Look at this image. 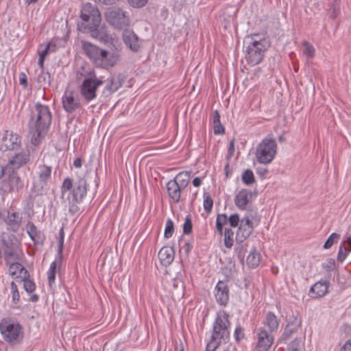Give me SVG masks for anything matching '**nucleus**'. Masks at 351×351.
I'll use <instances>...</instances> for the list:
<instances>
[{"mask_svg": "<svg viewBox=\"0 0 351 351\" xmlns=\"http://www.w3.org/2000/svg\"><path fill=\"white\" fill-rule=\"evenodd\" d=\"M81 77H84L80 86L81 95L86 101H91L96 97V91L104 82L96 76L93 69L85 66H82L77 73V80H80Z\"/></svg>", "mask_w": 351, "mask_h": 351, "instance_id": "423d86ee", "label": "nucleus"}, {"mask_svg": "<svg viewBox=\"0 0 351 351\" xmlns=\"http://www.w3.org/2000/svg\"><path fill=\"white\" fill-rule=\"evenodd\" d=\"M173 292L176 295H182L184 294V285L183 281L178 277L175 278L173 280Z\"/></svg>", "mask_w": 351, "mask_h": 351, "instance_id": "f704fd0d", "label": "nucleus"}, {"mask_svg": "<svg viewBox=\"0 0 351 351\" xmlns=\"http://www.w3.org/2000/svg\"><path fill=\"white\" fill-rule=\"evenodd\" d=\"M213 119L214 133L215 134L224 133V128L220 122V114L217 110L213 112Z\"/></svg>", "mask_w": 351, "mask_h": 351, "instance_id": "72a5a7b5", "label": "nucleus"}, {"mask_svg": "<svg viewBox=\"0 0 351 351\" xmlns=\"http://www.w3.org/2000/svg\"><path fill=\"white\" fill-rule=\"evenodd\" d=\"M174 231V225L171 219H168L166 221V226L165 230V237L169 239L172 237Z\"/></svg>", "mask_w": 351, "mask_h": 351, "instance_id": "ea45409f", "label": "nucleus"}, {"mask_svg": "<svg viewBox=\"0 0 351 351\" xmlns=\"http://www.w3.org/2000/svg\"><path fill=\"white\" fill-rule=\"evenodd\" d=\"M51 113L47 105L37 102L32 108L29 126L31 132H33L34 141H36V137H41L47 132L51 123Z\"/></svg>", "mask_w": 351, "mask_h": 351, "instance_id": "7ed1b4c3", "label": "nucleus"}, {"mask_svg": "<svg viewBox=\"0 0 351 351\" xmlns=\"http://www.w3.org/2000/svg\"><path fill=\"white\" fill-rule=\"evenodd\" d=\"M87 181L85 178H78L73 181L71 178H66L64 180L61 186L62 198L66 192H69L67 200L69 211L75 215L80 210L78 204H80L87 193Z\"/></svg>", "mask_w": 351, "mask_h": 351, "instance_id": "f03ea898", "label": "nucleus"}, {"mask_svg": "<svg viewBox=\"0 0 351 351\" xmlns=\"http://www.w3.org/2000/svg\"><path fill=\"white\" fill-rule=\"evenodd\" d=\"M51 168L47 165L39 167L38 179L35 181L32 189V193L36 195H41L46 191L45 186L51 178Z\"/></svg>", "mask_w": 351, "mask_h": 351, "instance_id": "f8f14e48", "label": "nucleus"}, {"mask_svg": "<svg viewBox=\"0 0 351 351\" xmlns=\"http://www.w3.org/2000/svg\"><path fill=\"white\" fill-rule=\"evenodd\" d=\"M122 38L124 43L134 52L138 51L140 47L139 40L137 35L129 29H125L122 34Z\"/></svg>", "mask_w": 351, "mask_h": 351, "instance_id": "412c9836", "label": "nucleus"}, {"mask_svg": "<svg viewBox=\"0 0 351 351\" xmlns=\"http://www.w3.org/2000/svg\"><path fill=\"white\" fill-rule=\"evenodd\" d=\"M204 208L206 213H209L211 212L213 205V199L210 195L206 193H204Z\"/></svg>", "mask_w": 351, "mask_h": 351, "instance_id": "a19ab883", "label": "nucleus"}, {"mask_svg": "<svg viewBox=\"0 0 351 351\" xmlns=\"http://www.w3.org/2000/svg\"><path fill=\"white\" fill-rule=\"evenodd\" d=\"M3 177L2 184L8 192H19L24 183L18 175L16 171L11 170L10 167H2L0 171V179Z\"/></svg>", "mask_w": 351, "mask_h": 351, "instance_id": "1a4fd4ad", "label": "nucleus"}, {"mask_svg": "<svg viewBox=\"0 0 351 351\" xmlns=\"http://www.w3.org/2000/svg\"><path fill=\"white\" fill-rule=\"evenodd\" d=\"M236 348L233 347L231 344L227 346L226 348L223 349V351H235Z\"/></svg>", "mask_w": 351, "mask_h": 351, "instance_id": "774afa93", "label": "nucleus"}, {"mask_svg": "<svg viewBox=\"0 0 351 351\" xmlns=\"http://www.w3.org/2000/svg\"><path fill=\"white\" fill-rule=\"evenodd\" d=\"M158 258L162 265H169L174 259L173 249L169 246L162 247L158 252Z\"/></svg>", "mask_w": 351, "mask_h": 351, "instance_id": "b1692460", "label": "nucleus"}, {"mask_svg": "<svg viewBox=\"0 0 351 351\" xmlns=\"http://www.w3.org/2000/svg\"><path fill=\"white\" fill-rule=\"evenodd\" d=\"M234 232L230 228H225L224 245L227 248H231L234 242Z\"/></svg>", "mask_w": 351, "mask_h": 351, "instance_id": "e433bc0d", "label": "nucleus"}, {"mask_svg": "<svg viewBox=\"0 0 351 351\" xmlns=\"http://www.w3.org/2000/svg\"><path fill=\"white\" fill-rule=\"evenodd\" d=\"M27 232L30 238L35 242L38 243L40 237L37 232V228L36 226L32 223L28 222L27 224Z\"/></svg>", "mask_w": 351, "mask_h": 351, "instance_id": "c9c22d12", "label": "nucleus"}, {"mask_svg": "<svg viewBox=\"0 0 351 351\" xmlns=\"http://www.w3.org/2000/svg\"><path fill=\"white\" fill-rule=\"evenodd\" d=\"M340 351H351V339L343 344L341 348Z\"/></svg>", "mask_w": 351, "mask_h": 351, "instance_id": "bf43d9fd", "label": "nucleus"}, {"mask_svg": "<svg viewBox=\"0 0 351 351\" xmlns=\"http://www.w3.org/2000/svg\"><path fill=\"white\" fill-rule=\"evenodd\" d=\"M215 298L220 305L226 306L229 300V287L224 281H219L215 287Z\"/></svg>", "mask_w": 351, "mask_h": 351, "instance_id": "aec40b11", "label": "nucleus"}, {"mask_svg": "<svg viewBox=\"0 0 351 351\" xmlns=\"http://www.w3.org/2000/svg\"><path fill=\"white\" fill-rule=\"evenodd\" d=\"M82 44L85 54L96 66L103 69L112 67L119 60L116 53L101 49L90 42L82 41Z\"/></svg>", "mask_w": 351, "mask_h": 351, "instance_id": "20e7f679", "label": "nucleus"}, {"mask_svg": "<svg viewBox=\"0 0 351 351\" xmlns=\"http://www.w3.org/2000/svg\"><path fill=\"white\" fill-rule=\"evenodd\" d=\"M23 281V287L24 289L27 293H32L35 289V284L34 282L29 279V277H27L25 278H22Z\"/></svg>", "mask_w": 351, "mask_h": 351, "instance_id": "37998d69", "label": "nucleus"}, {"mask_svg": "<svg viewBox=\"0 0 351 351\" xmlns=\"http://www.w3.org/2000/svg\"><path fill=\"white\" fill-rule=\"evenodd\" d=\"M258 341L256 348L258 351H267L271 346L274 341L272 332H270L263 327L257 330Z\"/></svg>", "mask_w": 351, "mask_h": 351, "instance_id": "2eb2a0df", "label": "nucleus"}, {"mask_svg": "<svg viewBox=\"0 0 351 351\" xmlns=\"http://www.w3.org/2000/svg\"><path fill=\"white\" fill-rule=\"evenodd\" d=\"M251 192L247 189H242L234 197L235 205L241 210H245L248 204V195Z\"/></svg>", "mask_w": 351, "mask_h": 351, "instance_id": "393cba45", "label": "nucleus"}, {"mask_svg": "<svg viewBox=\"0 0 351 351\" xmlns=\"http://www.w3.org/2000/svg\"><path fill=\"white\" fill-rule=\"evenodd\" d=\"M301 347V341L298 339H295L288 346L289 351H299Z\"/></svg>", "mask_w": 351, "mask_h": 351, "instance_id": "de8ad7c7", "label": "nucleus"}, {"mask_svg": "<svg viewBox=\"0 0 351 351\" xmlns=\"http://www.w3.org/2000/svg\"><path fill=\"white\" fill-rule=\"evenodd\" d=\"M99 3L104 5H113L119 0H97Z\"/></svg>", "mask_w": 351, "mask_h": 351, "instance_id": "680f3d73", "label": "nucleus"}, {"mask_svg": "<svg viewBox=\"0 0 351 351\" xmlns=\"http://www.w3.org/2000/svg\"><path fill=\"white\" fill-rule=\"evenodd\" d=\"M125 77L122 74L112 76L110 80V84L106 85V88L111 92H115L122 86Z\"/></svg>", "mask_w": 351, "mask_h": 351, "instance_id": "cd10ccee", "label": "nucleus"}, {"mask_svg": "<svg viewBox=\"0 0 351 351\" xmlns=\"http://www.w3.org/2000/svg\"><path fill=\"white\" fill-rule=\"evenodd\" d=\"M301 323L302 321L300 317H298V316L293 315L291 317H290L289 322L287 324L297 328H300Z\"/></svg>", "mask_w": 351, "mask_h": 351, "instance_id": "6e6d98bb", "label": "nucleus"}, {"mask_svg": "<svg viewBox=\"0 0 351 351\" xmlns=\"http://www.w3.org/2000/svg\"><path fill=\"white\" fill-rule=\"evenodd\" d=\"M229 315L225 311L217 314L213 324V332L210 341L207 343L206 351H215L221 343V340L229 338L230 322Z\"/></svg>", "mask_w": 351, "mask_h": 351, "instance_id": "39448f33", "label": "nucleus"}, {"mask_svg": "<svg viewBox=\"0 0 351 351\" xmlns=\"http://www.w3.org/2000/svg\"><path fill=\"white\" fill-rule=\"evenodd\" d=\"M335 266V261L333 258H328L324 263L323 267L327 270H332Z\"/></svg>", "mask_w": 351, "mask_h": 351, "instance_id": "4d7b16f0", "label": "nucleus"}, {"mask_svg": "<svg viewBox=\"0 0 351 351\" xmlns=\"http://www.w3.org/2000/svg\"><path fill=\"white\" fill-rule=\"evenodd\" d=\"M73 165L76 168H80L82 165V162L81 158H75L73 162Z\"/></svg>", "mask_w": 351, "mask_h": 351, "instance_id": "0e129e2a", "label": "nucleus"}, {"mask_svg": "<svg viewBox=\"0 0 351 351\" xmlns=\"http://www.w3.org/2000/svg\"><path fill=\"white\" fill-rule=\"evenodd\" d=\"M244 336L243 328L240 325L237 326L234 332L235 340L240 341V340L244 338Z\"/></svg>", "mask_w": 351, "mask_h": 351, "instance_id": "09e8293b", "label": "nucleus"}, {"mask_svg": "<svg viewBox=\"0 0 351 351\" xmlns=\"http://www.w3.org/2000/svg\"><path fill=\"white\" fill-rule=\"evenodd\" d=\"M241 180L246 185H250L255 182L254 173L252 170L246 169L242 174Z\"/></svg>", "mask_w": 351, "mask_h": 351, "instance_id": "4c0bfd02", "label": "nucleus"}, {"mask_svg": "<svg viewBox=\"0 0 351 351\" xmlns=\"http://www.w3.org/2000/svg\"><path fill=\"white\" fill-rule=\"evenodd\" d=\"M22 216L19 213L10 211L8 213L7 218L5 219V222L8 226V229L16 232L21 223Z\"/></svg>", "mask_w": 351, "mask_h": 351, "instance_id": "4be33fe9", "label": "nucleus"}, {"mask_svg": "<svg viewBox=\"0 0 351 351\" xmlns=\"http://www.w3.org/2000/svg\"><path fill=\"white\" fill-rule=\"evenodd\" d=\"M266 324L267 325L270 332L278 329L279 323L277 317L271 312H269L266 315Z\"/></svg>", "mask_w": 351, "mask_h": 351, "instance_id": "473e14b6", "label": "nucleus"}, {"mask_svg": "<svg viewBox=\"0 0 351 351\" xmlns=\"http://www.w3.org/2000/svg\"><path fill=\"white\" fill-rule=\"evenodd\" d=\"M1 243L4 246V249L12 248L16 245H18L16 242H14L16 237L14 234H10L6 232H3L0 235Z\"/></svg>", "mask_w": 351, "mask_h": 351, "instance_id": "c756f323", "label": "nucleus"}, {"mask_svg": "<svg viewBox=\"0 0 351 351\" xmlns=\"http://www.w3.org/2000/svg\"><path fill=\"white\" fill-rule=\"evenodd\" d=\"M299 328H297V327L292 326L291 325L287 324L285 328V331L282 335V338L284 340L288 339L289 338H290L291 335L293 333H295Z\"/></svg>", "mask_w": 351, "mask_h": 351, "instance_id": "79ce46f5", "label": "nucleus"}, {"mask_svg": "<svg viewBox=\"0 0 351 351\" xmlns=\"http://www.w3.org/2000/svg\"><path fill=\"white\" fill-rule=\"evenodd\" d=\"M304 49L303 53L309 58H313L315 55V49L307 42H304Z\"/></svg>", "mask_w": 351, "mask_h": 351, "instance_id": "a18cd8bd", "label": "nucleus"}, {"mask_svg": "<svg viewBox=\"0 0 351 351\" xmlns=\"http://www.w3.org/2000/svg\"><path fill=\"white\" fill-rule=\"evenodd\" d=\"M19 82L24 87H27V76L24 73H20Z\"/></svg>", "mask_w": 351, "mask_h": 351, "instance_id": "13d9d810", "label": "nucleus"}, {"mask_svg": "<svg viewBox=\"0 0 351 351\" xmlns=\"http://www.w3.org/2000/svg\"><path fill=\"white\" fill-rule=\"evenodd\" d=\"M10 263V271L12 275L16 274L18 272H19L21 278H25L27 277H29L27 270L22 265L17 263L16 261H12Z\"/></svg>", "mask_w": 351, "mask_h": 351, "instance_id": "c85d7f7f", "label": "nucleus"}, {"mask_svg": "<svg viewBox=\"0 0 351 351\" xmlns=\"http://www.w3.org/2000/svg\"><path fill=\"white\" fill-rule=\"evenodd\" d=\"M238 246L235 247V253L238 257V258L240 260L241 263L243 264L244 259H245V255L246 252L245 245H243L242 243H237Z\"/></svg>", "mask_w": 351, "mask_h": 351, "instance_id": "58836bf2", "label": "nucleus"}, {"mask_svg": "<svg viewBox=\"0 0 351 351\" xmlns=\"http://www.w3.org/2000/svg\"><path fill=\"white\" fill-rule=\"evenodd\" d=\"M192 221L190 216H187L185 219V221L183 225V233L185 234H189L191 232L192 230Z\"/></svg>", "mask_w": 351, "mask_h": 351, "instance_id": "49530a36", "label": "nucleus"}, {"mask_svg": "<svg viewBox=\"0 0 351 351\" xmlns=\"http://www.w3.org/2000/svg\"><path fill=\"white\" fill-rule=\"evenodd\" d=\"M20 145V136L13 132L7 130L5 132L2 136L0 149L3 152L8 150H14L19 148Z\"/></svg>", "mask_w": 351, "mask_h": 351, "instance_id": "ddd939ff", "label": "nucleus"}, {"mask_svg": "<svg viewBox=\"0 0 351 351\" xmlns=\"http://www.w3.org/2000/svg\"><path fill=\"white\" fill-rule=\"evenodd\" d=\"M81 22L77 23L80 32L89 34L98 40L106 43L110 39L107 27L101 25V15L97 5L91 3H84L81 9Z\"/></svg>", "mask_w": 351, "mask_h": 351, "instance_id": "f257e3e1", "label": "nucleus"}, {"mask_svg": "<svg viewBox=\"0 0 351 351\" xmlns=\"http://www.w3.org/2000/svg\"><path fill=\"white\" fill-rule=\"evenodd\" d=\"M128 1L133 8H140L145 6L148 0H128Z\"/></svg>", "mask_w": 351, "mask_h": 351, "instance_id": "3c124183", "label": "nucleus"}, {"mask_svg": "<svg viewBox=\"0 0 351 351\" xmlns=\"http://www.w3.org/2000/svg\"><path fill=\"white\" fill-rule=\"evenodd\" d=\"M270 45V40L267 37H263L259 41H250L245 54V58L248 64L254 66L260 63Z\"/></svg>", "mask_w": 351, "mask_h": 351, "instance_id": "0eeeda50", "label": "nucleus"}, {"mask_svg": "<svg viewBox=\"0 0 351 351\" xmlns=\"http://www.w3.org/2000/svg\"><path fill=\"white\" fill-rule=\"evenodd\" d=\"M240 219L238 214H232L228 217V221L232 227H237L239 223Z\"/></svg>", "mask_w": 351, "mask_h": 351, "instance_id": "864d4df0", "label": "nucleus"}, {"mask_svg": "<svg viewBox=\"0 0 351 351\" xmlns=\"http://www.w3.org/2000/svg\"><path fill=\"white\" fill-rule=\"evenodd\" d=\"M20 295L19 292H12V302L16 304L19 301Z\"/></svg>", "mask_w": 351, "mask_h": 351, "instance_id": "052dcab7", "label": "nucleus"}, {"mask_svg": "<svg viewBox=\"0 0 351 351\" xmlns=\"http://www.w3.org/2000/svg\"><path fill=\"white\" fill-rule=\"evenodd\" d=\"M234 152V140H232L230 143L229 147H228V152H229L230 156H232L233 155Z\"/></svg>", "mask_w": 351, "mask_h": 351, "instance_id": "e2e57ef3", "label": "nucleus"}, {"mask_svg": "<svg viewBox=\"0 0 351 351\" xmlns=\"http://www.w3.org/2000/svg\"><path fill=\"white\" fill-rule=\"evenodd\" d=\"M330 282L328 281H319L311 288L310 295L312 298H321L326 295L328 291Z\"/></svg>", "mask_w": 351, "mask_h": 351, "instance_id": "5701e85b", "label": "nucleus"}, {"mask_svg": "<svg viewBox=\"0 0 351 351\" xmlns=\"http://www.w3.org/2000/svg\"><path fill=\"white\" fill-rule=\"evenodd\" d=\"M190 177V171H182L178 173L172 180L176 181L179 185L186 189L189 184Z\"/></svg>", "mask_w": 351, "mask_h": 351, "instance_id": "7c9ffc66", "label": "nucleus"}, {"mask_svg": "<svg viewBox=\"0 0 351 351\" xmlns=\"http://www.w3.org/2000/svg\"><path fill=\"white\" fill-rule=\"evenodd\" d=\"M263 37H261L258 34H254L252 35L250 37H247V39H250V41H254L257 40L259 41L260 40H262Z\"/></svg>", "mask_w": 351, "mask_h": 351, "instance_id": "69168bd1", "label": "nucleus"}, {"mask_svg": "<svg viewBox=\"0 0 351 351\" xmlns=\"http://www.w3.org/2000/svg\"><path fill=\"white\" fill-rule=\"evenodd\" d=\"M228 221V217L226 214H219L217 217L216 224L218 226H224Z\"/></svg>", "mask_w": 351, "mask_h": 351, "instance_id": "5fc2aeb1", "label": "nucleus"}, {"mask_svg": "<svg viewBox=\"0 0 351 351\" xmlns=\"http://www.w3.org/2000/svg\"><path fill=\"white\" fill-rule=\"evenodd\" d=\"M340 238V234L337 233H332L330 235V237L327 239L326 241L324 248V249H329L332 247L335 241H337Z\"/></svg>", "mask_w": 351, "mask_h": 351, "instance_id": "c03bdc74", "label": "nucleus"}, {"mask_svg": "<svg viewBox=\"0 0 351 351\" xmlns=\"http://www.w3.org/2000/svg\"><path fill=\"white\" fill-rule=\"evenodd\" d=\"M4 256L8 263L20 260L21 250L19 246L16 245L12 248L4 249Z\"/></svg>", "mask_w": 351, "mask_h": 351, "instance_id": "bb28decb", "label": "nucleus"}, {"mask_svg": "<svg viewBox=\"0 0 351 351\" xmlns=\"http://www.w3.org/2000/svg\"><path fill=\"white\" fill-rule=\"evenodd\" d=\"M247 264L252 268H255L258 266L260 263V254L256 252L254 247L250 252L246 259Z\"/></svg>", "mask_w": 351, "mask_h": 351, "instance_id": "2f4dec72", "label": "nucleus"}, {"mask_svg": "<svg viewBox=\"0 0 351 351\" xmlns=\"http://www.w3.org/2000/svg\"><path fill=\"white\" fill-rule=\"evenodd\" d=\"M62 106L66 112L73 113L80 107V102L77 94L66 90L62 97Z\"/></svg>", "mask_w": 351, "mask_h": 351, "instance_id": "dca6fc26", "label": "nucleus"}, {"mask_svg": "<svg viewBox=\"0 0 351 351\" xmlns=\"http://www.w3.org/2000/svg\"><path fill=\"white\" fill-rule=\"evenodd\" d=\"M351 251V238L348 237L347 241H344L339 247L337 261L342 263L347 257L349 252Z\"/></svg>", "mask_w": 351, "mask_h": 351, "instance_id": "a878e982", "label": "nucleus"}, {"mask_svg": "<svg viewBox=\"0 0 351 351\" xmlns=\"http://www.w3.org/2000/svg\"><path fill=\"white\" fill-rule=\"evenodd\" d=\"M329 14L332 19H335L339 12V3H334L330 5Z\"/></svg>", "mask_w": 351, "mask_h": 351, "instance_id": "8fccbe9b", "label": "nucleus"}, {"mask_svg": "<svg viewBox=\"0 0 351 351\" xmlns=\"http://www.w3.org/2000/svg\"><path fill=\"white\" fill-rule=\"evenodd\" d=\"M276 149L277 144L274 138H265L256 147L255 154L258 162L263 164L269 163L276 154Z\"/></svg>", "mask_w": 351, "mask_h": 351, "instance_id": "6e6552de", "label": "nucleus"}, {"mask_svg": "<svg viewBox=\"0 0 351 351\" xmlns=\"http://www.w3.org/2000/svg\"><path fill=\"white\" fill-rule=\"evenodd\" d=\"M29 160V154L28 151L21 152L16 154L3 167H10L11 170L16 171L22 165L26 164Z\"/></svg>", "mask_w": 351, "mask_h": 351, "instance_id": "a211bd4d", "label": "nucleus"}, {"mask_svg": "<svg viewBox=\"0 0 351 351\" xmlns=\"http://www.w3.org/2000/svg\"><path fill=\"white\" fill-rule=\"evenodd\" d=\"M201 183H202V180L200 178H195L193 180V184L195 186V187H198L201 185Z\"/></svg>", "mask_w": 351, "mask_h": 351, "instance_id": "338daca9", "label": "nucleus"}, {"mask_svg": "<svg viewBox=\"0 0 351 351\" xmlns=\"http://www.w3.org/2000/svg\"><path fill=\"white\" fill-rule=\"evenodd\" d=\"M51 45H41L38 49V55L44 58L50 53V48Z\"/></svg>", "mask_w": 351, "mask_h": 351, "instance_id": "603ef678", "label": "nucleus"}, {"mask_svg": "<svg viewBox=\"0 0 351 351\" xmlns=\"http://www.w3.org/2000/svg\"><path fill=\"white\" fill-rule=\"evenodd\" d=\"M62 246H63V239H62L60 241V246L58 251V257H56V260L51 263L50 265V268L48 271V281L49 285L51 286V285L54 282L56 279V274L60 269L62 261Z\"/></svg>", "mask_w": 351, "mask_h": 351, "instance_id": "f3484780", "label": "nucleus"}, {"mask_svg": "<svg viewBox=\"0 0 351 351\" xmlns=\"http://www.w3.org/2000/svg\"><path fill=\"white\" fill-rule=\"evenodd\" d=\"M166 188L169 197L173 202L179 203L181 200L182 193L185 189L172 180L167 183Z\"/></svg>", "mask_w": 351, "mask_h": 351, "instance_id": "6ab92c4d", "label": "nucleus"}, {"mask_svg": "<svg viewBox=\"0 0 351 351\" xmlns=\"http://www.w3.org/2000/svg\"><path fill=\"white\" fill-rule=\"evenodd\" d=\"M106 21L115 29H121L130 23L129 16L122 9L117 7H111L104 13Z\"/></svg>", "mask_w": 351, "mask_h": 351, "instance_id": "9d476101", "label": "nucleus"}, {"mask_svg": "<svg viewBox=\"0 0 351 351\" xmlns=\"http://www.w3.org/2000/svg\"><path fill=\"white\" fill-rule=\"evenodd\" d=\"M253 223L248 217H245L241 220L240 226L236 234V241L237 243H243L252 234L253 231Z\"/></svg>", "mask_w": 351, "mask_h": 351, "instance_id": "4468645a", "label": "nucleus"}, {"mask_svg": "<svg viewBox=\"0 0 351 351\" xmlns=\"http://www.w3.org/2000/svg\"><path fill=\"white\" fill-rule=\"evenodd\" d=\"M3 339L12 344L19 343L23 337L22 326L19 323L4 322L0 324Z\"/></svg>", "mask_w": 351, "mask_h": 351, "instance_id": "9b49d317", "label": "nucleus"}]
</instances>
